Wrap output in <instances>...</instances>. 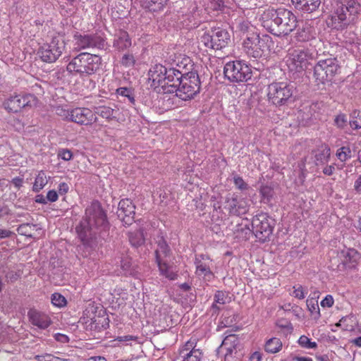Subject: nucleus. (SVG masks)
Listing matches in <instances>:
<instances>
[{"label": "nucleus", "instance_id": "f257e3e1", "mask_svg": "<svg viewBox=\"0 0 361 361\" xmlns=\"http://www.w3.org/2000/svg\"><path fill=\"white\" fill-rule=\"evenodd\" d=\"M109 224L106 212L101 204L95 200L85 209V218L75 228L76 232L83 245L91 250L97 247V233L106 231Z\"/></svg>", "mask_w": 361, "mask_h": 361}, {"label": "nucleus", "instance_id": "f03ea898", "mask_svg": "<svg viewBox=\"0 0 361 361\" xmlns=\"http://www.w3.org/2000/svg\"><path fill=\"white\" fill-rule=\"evenodd\" d=\"M264 27L276 36L288 35L297 27V18L286 8H269L262 14Z\"/></svg>", "mask_w": 361, "mask_h": 361}, {"label": "nucleus", "instance_id": "7ed1b4c3", "mask_svg": "<svg viewBox=\"0 0 361 361\" xmlns=\"http://www.w3.org/2000/svg\"><path fill=\"white\" fill-rule=\"evenodd\" d=\"M331 10L333 12L328 20V25L333 29L343 30L350 23L347 17V12L349 16H356L361 11V4L357 0H331Z\"/></svg>", "mask_w": 361, "mask_h": 361}, {"label": "nucleus", "instance_id": "20e7f679", "mask_svg": "<svg viewBox=\"0 0 361 361\" xmlns=\"http://www.w3.org/2000/svg\"><path fill=\"white\" fill-rule=\"evenodd\" d=\"M183 75L182 72L173 67H166L161 64H155L148 72V80L151 82L150 87L158 93H169L170 85L177 82Z\"/></svg>", "mask_w": 361, "mask_h": 361}, {"label": "nucleus", "instance_id": "39448f33", "mask_svg": "<svg viewBox=\"0 0 361 361\" xmlns=\"http://www.w3.org/2000/svg\"><path fill=\"white\" fill-rule=\"evenodd\" d=\"M296 87L290 82H273L267 88L268 102L276 107L288 106L295 101Z\"/></svg>", "mask_w": 361, "mask_h": 361}, {"label": "nucleus", "instance_id": "423d86ee", "mask_svg": "<svg viewBox=\"0 0 361 361\" xmlns=\"http://www.w3.org/2000/svg\"><path fill=\"white\" fill-rule=\"evenodd\" d=\"M182 74L183 75L181 78H178L177 82H173L170 85V90H167V92H175L178 97L187 101L200 92V80L196 72L189 71Z\"/></svg>", "mask_w": 361, "mask_h": 361}, {"label": "nucleus", "instance_id": "0eeeda50", "mask_svg": "<svg viewBox=\"0 0 361 361\" xmlns=\"http://www.w3.org/2000/svg\"><path fill=\"white\" fill-rule=\"evenodd\" d=\"M102 59L99 56L82 52L74 57L67 65V71L73 75H90L99 70Z\"/></svg>", "mask_w": 361, "mask_h": 361}, {"label": "nucleus", "instance_id": "6e6552de", "mask_svg": "<svg viewBox=\"0 0 361 361\" xmlns=\"http://www.w3.org/2000/svg\"><path fill=\"white\" fill-rule=\"evenodd\" d=\"M273 46L274 42L269 35H260L255 32L247 34L243 43V49L246 54L249 57L255 59L260 58Z\"/></svg>", "mask_w": 361, "mask_h": 361}, {"label": "nucleus", "instance_id": "1a4fd4ad", "mask_svg": "<svg viewBox=\"0 0 361 361\" xmlns=\"http://www.w3.org/2000/svg\"><path fill=\"white\" fill-rule=\"evenodd\" d=\"M66 49L65 38L58 34L52 37L50 43L44 44L37 51L39 58L46 63L55 62Z\"/></svg>", "mask_w": 361, "mask_h": 361}, {"label": "nucleus", "instance_id": "9d476101", "mask_svg": "<svg viewBox=\"0 0 361 361\" xmlns=\"http://www.w3.org/2000/svg\"><path fill=\"white\" fill-rule=\"evenodd\" d=\"M73 42L78 50L97 49H104L106 46V37L102 32L80 33L73 35Z\"/></svg>", "mask_w": 361, "mask_h": 361}, {"label": "nucleus", "instance_id": "9b49d317", "mask_svg": "<svg viewBox=\"0 0 361 361\" xmlns=\"http://www.w3.org/2000/svg\"><path fill=\"white\" fill-rule=\"evenodd\" d=\"M338 61L336 58L321 59L314 66V78L319 84L331 81L339 70Z\"/></svg>", "mask_w": 361, "mask_h": 361}, {"label": "nucleus", "instance_id": "f8f14e48", "mask_svg": "<svg viewBox=\"0 0 361 361\" xmlns=\"http://www.w3.org/2000/svg\"><path fill=\"white\" fill-rule=\"evenodd\" d=\"M231 41L229 32L221 27L212 28L200 37V43L205 48L220 50L226 47Z\"/></svg>", "mask_w": 361, "mask_h": 361}, {"label": "nucleus", "instance_id": "ddd939ff", "mask_svg": "<svg viewBox=\"0 0 361 361\" xmlns=\"http://www.w3.org/2000/svg\"><path fill=\"white\" fill-rule=\"evenodd\" d=\"M224 74L225 78L231 82H243L251 78L252 71L243 61H232L225 64Z\"/></svg>", "mask_w": 361, "mask_h": 361}, {"label": "nucleus", "instance_id": "4468645a", "mask_svg": "<svg viewBox=\"0 0 361 361\" xmlns=\"http://www.w3.org/2000/svg\"><path fill=\"white\" fill-rule=\"evenodd\" d=\"M275 221L267 213H260L253 216L252 220V233L259 241L264 243L273 233Z\"/></svg>", "mask_w": 361, "mask_h": 361}, {"label": "nucleus", "instance_id": "2eb2a0df", "mask_svg": "<svg viewBox=\"0 0 361 361\" xmlns=\"http://www.w3.org/2000/svg\"><path fill=\"white\" fill-rule=\"evenodd\" d=\"M37 102V97L34 94H16L8 98L4 102V106L8 112L18 113L23 109L35 106Z\"/></svg>", "mask_w": 361, "mask_h": 361}, {"label": "nucleus", "instance_id": "dca6fc26", "mask_svg": "<svg viewBox=\"0 0 361 361\" xmlns=\"http://www.w3.org/2000/svg\"><path fill=\"white\" fill-rule=\"evenodd\" d=\"M312 59V54L308 50L296 49L290 54L288 66L296 72H300L307 68L310 61Z\"/></svg>", "mask_w": 361, "mask_h": 361}, {"label": "nucleus", "instance_id": "f3484780", "mask_svg": "<svg viewBox=\"0 0 361 361\" xmlns=\"http://www.w3.org/2000/svg\"><path fill=\"white\" fill-rule=\"evenodd\" d=\"M195 265V274L198 276H202L205 281H211L214 278V274L211 269L212 261L208 255L204 254L196 255Z\"/></svg>", "mask_w": 361, "mask_h": 361}, {"label": "nucleus", "instance_id": "a211bd4d", "mask_svg": "<svg viewBox=\"0 0 361 361\" xmlns=\"http://www.w3.org/2000/svg\"><path fill=\"white\" fill-rule=\"evenodd\" d=\"M340 263L337 267L339 271L355 269L360 259V253L353 248L341 250L338 254Z\"/></svg>", "mask_w": 361, "mask_h": 361}, {"label": "nucleus", "instance_id": "6ab92c4d", "mask_svg": "<svg viewBox=\"0 0 361 361\" xmlns=\"http://www.w3.org/2000/svg\"><path fill=\"white\" fill-rule=\"evenodd\" d=\"M135 206L131 200L126 198L119 202L117 216L125 225L130 226L135 221Z\"/></svg>", "mask_w": 361, "mask_h": 361}, {"label": "nucleus", "instance_id": "aec40b11", "mask_svg": "<svg viewBox=\"0 0 361 361\" xmlns=\"http://www.w3.org/2000/svg\"><path fill=\"white\" fill-rule=\"evenodd\" d=\"M97 118L88 108H75L71 110L69 121L88 126L97 121Z\"/></svg>", "mask_w": 361, "mask_h": 361}, {"label": "nucleus", "instance_id": "412c9836", "mask_svg": "<svg viewBox=\"0 0 361 361\" xmlns=\"http://www.w3.org/2000/svg\"><path fill=\"white\" fill-rule=\"evenodd\" d=\"M225 209L228 211L230 215L240 216L248 211L247 202L243 198H238L233 195L226 200Z\"/></svg>", "mask_w": 361, "mask_h": 361}, {"label": "nucleus", "instance_id": "4be33fe9", "mask_svg": "<svg viewBox=\"0 0 361 361\" xmlns=\"http://www.w3.org/2000/svg\"><path fill=\"white\" fill-rule=\"evenodd\" d=\"M27 317L31 324L40 329H46L51 324V320L47 314L35 309L28 311Z\"/></svg>", "mask_w": 361, "mask_h": 361}, {"label": "nucleus", "instance_id": "5701e85b", "mask_svg": "<svg viewBox=\"0 0 361 361\" xmlns=\"http://www.w3.org/2000/svg\"><path fill=\"white\" fill-rule=\"evenodd\" d=\"M157 247L154 250L156 262L164 261V259L169 257L171 254V250L161 233L157 235L155 238Z\"/></svg>", "mask_w": 361, "mask_h": 361}, {"label": "nucleus", "instance_id": "b1692460", "mask_svg": "<svg viewBox=\"0 0 361 361\" xmlns=\"http://www.w3.org/2000/svg\"><path fill=\"white\" fill-rule=\"evenodd\" d=\"M316 32L313 26L308 23H305L302 26H298L295 37L298 42H305L315 38Z\"/></svg>", "mask_w": 361, "mask_h": 361}, {"label": "nucleus", "instance_id": "393cba45", "mask_svg": "<svg viewBox=\"0 0 361 361\" xmlns=\"http://www.w3.org/2000/svg\"><path fill=\"white\" fill-rule=\"evenodd\" d=\"M314 157L316 166L326 165L329 162L331 157L330 147L326 144L322 145L314 152Z\"/></svg>", "mask_w": 361, "mask_h": 361}, {"label": "nucleus", "instance_id": "a878e982", "mask_svg": "<svg viewBox=\"0 0 361 361\" xmlns=\"http://www.w3.org/2000/svg\"><path fill=\"white\" fill-rule=\"evenodd\" d=\"M295 8L307 13H312L316 11L321 0H291Z\"/></svg>", "mask_w": 361, "mask_h": 361}, {"label": "nucleus", "instance_id": "bb28decb", "mask_svg": "<svg viewBox=\"0 0 361 361\" xmlns=\"http://www.w3.org/2000/svg\"><path fill=\"white\" fill-rule=\"evenodd\" d=\"M132 44L131 39L128 33L121 30L114 40V47L118 51H124Z\"/></svg>", "mask_w": 361, "mask_h": 361}, {"label": "nucleus", "instance_id": "cd10ccee", "mask_svg": "<svg viewBox=\"0 0 361 361\" xmlns=\"http://www.w3.org/2000/svg\"><path fill=\"white\" fill-rule=\"evenodd\" d=\"M169 0H143L142 6L151 12H159L164 10Z\"/></svg>", "mask_w": 361, "mask_h": 361}, {"label": "nucleus", "instance_id": "c85d7f7f", "mask_svg": "<svg viewBox=\"0 0 361 361\" xmlns=\"http://www.w3.org/2000/svg\"><path fill=\"white\" fill-rule=\"evenodd\" d=\"M116 110L109 106H99L95 107L94 114L99 115L108 121H110L116 118Z\"/></svg>", "mask_w": 361, "mask_h": 361}, {"label": "nucleus", "instance_id": "c756f323", "mask_svg": "<svg viewBox=\"0 0 361 361\" xmlns=\"http://www.w3.org/2000/svg\"><path fill=\"white\" fill-rule=\"evenodd\" d=\"M283 344L281 341L278 338H271L269 339L264 345L266 352L269 353H276L282 348Z\"/></svg>", "mask_w": 361, "mask_h": 361}, {"label": "nucleus", "instance_id": "7c9ffc66", "mask_svg": "<svg viewBox=\"0 0 361 361\" xmlns=\"http://www.w3.org/2000/svg\"><path fill=\"white\" fill-rule=\"evenodd\" d=\"M259 193L262 202L264 204H269L274 196V189L269 185H262L259 189Z\"/></svg>", "mask_w": 361, "mask_h": 361}, {"label": "nucleus", "instance_id": "2f4dec72", "mask_svg": "<svg viewBox=\"0 0 361 361\" xmlns=\"http://www.w3.org/2000/svg\"><path fill=\"white\" fill-rule=\"evenodd\" d=\"M157 264L161 275L169 280H175L177 279V274L169 269V267L165 261L157 262Z\"/></svg>", "mask_w": 361, "mask_h": 361}, {"label": "nucleus", "instance_id": "473e14b6", "mask_svg": "<svg viewBox=\"0 0 361 361\" xmlns=\"http://www.w3.org/2000/svg\"><path fill=\"white\" fill-rule=\"evenodd\" d=\"M129 241L135 247L141 246L145 243L144 234L142 231H136L129 234Z\"/></svg>", "mask_w": 361, "mask_h": 361}, {"label": "nucleus", "instance_id": "72a5a7b5", "mask_svg": "<svg viewBox=\"0 0 361 361\" xmlns=\"http://www.w3.org/2000/svg\"><path fill=\"white\" fill-rule=\"evenodd\" d=\"M116 94L126 98L130 104L134 106L135 104V99L133 91L128 87H119L116 90Z\"/></svg>", "mask_w": 361, "mask_h": 361}, {"label": "nucleus", "instance_id": "f704fd0d", "mask_svg": "<svg viewBox=\"0 0 361 361\" xmlns=\"http://www.w3.org/2000/svg\"><path fill=\"white\" fill-rule=\"evenodd\" d=\"M37 226L36 224H22L18 227L17 232L21 235L32 238L33 235L32 234V231L37 228Z\"/></svg>", "mask_w": 361, "mask_h": 361}, {"label": "nucleus", "instance_id": "c9c22d12", "mask_svg": "<svg viewBox=\"0 0 361 361\" xmlns=\"http://www.w3.org/2000/svg\"><path fill=\"white\" fill-rule=\"evenodd\" d=\"M47 184V179L45 173L40 171L35 178L32 190L35 192H39Z\"/></svg>", "mask_w": 361, "mask_h": 361}, {"label": "nucleus", "instance_id": "e433bc0d", "mask_svg": "<svg viewBox=\"0 0 361 361\" xmlns=\"http://www.w3.org/2000/svg\"><path fill=\"white\" fill-rule=\"evenodd\" d=\"M121 268L124 275H133L134 269L132 267V260L128 257H123L121 260Z\"/></svg>", "mask_w": 361, "mask_h": 361}, {"label": "nucleus", "instance_id": "4c0bfd02", "mask_svg": "<svg viewBox=\"0 0 361 361\" xmlns=\"http://www.w3.org/2000/svg\"><path fill=\"white\" fill-rule=\"evenodd\" d=\"M351 149L348 146L341 147L336 152V157L342 162H344L349 159L351 157Z\"/></svg>", "mask_w": 361, "mask_h": 361}, {"label": "nucleus", "instance_id": "58836bf2", "mask_svg": "<svg viewBox=\"0 0 361 361\" xmlns=\"http://www.w3.org/2000/svg\"><path fill=\"white\" fill-rule=\"evenodd\" d=\"M352 120L349 121L350 126L354 129L361 128V111L354 110L350 114Z\"/></svg>", "mask_w": 361, "mask_h": 361}, {"label": "nucleus", "instance_id": "ea45409f", "mask_svg": "<svg viewBox=\"0 0 361 361\" xmlns=\"http://www.w3.org/2000/svg\"><path fill=\"white\" fill-rule=\"evenodd\" d=\"M202 355V352L199 349H192L183 355L182 361H200Z\"/></svg>", "mask_w": 361, "mask_h": 361}, {"label": "nucleus", "instance_id": "a19ab883", "mask_svg": "<svg viewBox=\"0 0 361 361\" xmlns=\"http://www.w3.org/2000/svg\"><path fill=\"white\" fill-rule=\"evenodd\" d=\"M298 343L302 348L306 349H315L317 347V343L316 342L312 341L310 338L305 335H302L299 338Z\"/></svg>", "mask_w": 361, "mask_h": 361}, {"label": "nucleus", "instance_id": "79ce46f5", "mask_svg": "<svg viewBox=\"0 0 361 361\" xmlns=\"http://www.w3.org/2000/svg\"><path fill=\"white\" fill-rule=\"evenodd\" d=\"M51 303L59 307H61L66 305V300L64 296L59 293H54L51 295Z\"/></svg>", "mask_w": 361, "mask_h": 361}, {"label": "nucleus", "instance_id": "37998d69", "mask_svg": "<svg viewBox=\"0 0 361 361\" xmlns=\"http://www.w3.org/2000/svg\"><path fill=\"white\" fill-rule=\"evenodd\" d=\"M120 62L125 67H133L135 63V59L133 54L126 53L123 54Z\"/></svg>", "mask_w": 361, "mask_h": 361}, {"label": "nucleus", "instance_id": "c03bdc74", "mask_svg": "<svg viewBox=\"0 0 361 361\" xmlns=\"http://www.w3.org/2000/svg\"><path fill=\"white\" fill-rule=\"evenodd\" d=\"M347 123L348 118L345 114L341 113L334 118V123L339 129H343L346 126Z\"/></svg>", "mask_w": 361, "mask_h": 361}, {"label": "nucleus", "instance_id": "a18cd8bd", "mask_svg": "<svg viewBox=\"0 0 361 361\" xmlns=\"http://www.w3.org/2000/svg\"><path fill=\"white\" fill-rule=\"evenodd\" d=\"M307 306L312 314H316L318 317L320 316L319 307L317 301L314 299H308L307 300Z\"/></svg>", "mask_w": 361, "mask_h": 361}, {"label": "nucleus", "instance_id": "49530a36", "mask_svg": "<svg viewBox=\"0 0 361 361\" xmlns=\"http://www.w3.org/2000/svg\"><path fill=\"white\" fill-rule=\"evenodd\" d=\"M233 183L235 186L240 190H247L249 189V185L246 183L242 177L238 175L233 176Z\"/></svg>", "mask_w": 361, "mask_h": 361}, {"label": "nucleus", "instance_id": "de8ad7c7", "mask_svg": "<svg viewBox=\"0 0 361 361\" xmlns=\"http://www.w3.org/2000/svg\"><path fill=\"white\" fill-rule=\"evenodd\" d=\"M57 156L64 161H70L73 158V153L68 149L61 148L58 150Z\"/></svg>", "mask_w": 361, "mask_h": 361}, {"label": "nucleus", "instance_id": "09e8293b", "mask_svg": "<svg viewBox=\"0 0 361 361\" xmlns=\"http://www.w3.org/2000/svg\"><path fill=\"white\" fill-rule=\"evenodd\" d=\"M56 114L62 117L63 119H66L67 121H69L70 116H71V111L65 109L64 108L61 106H56Z\"/></svg>", "mask_w": 361, "mask_h": 361}, {"label": "nucleus", "instance_id": "8fccbe9b", "mask_svg": "<svg viewBox=\"0 0 361 361\" xmlns=\"http://www.w3.org/2000/svg\"><path fill=\"white\" fill-rule=\"evenodd\" d=\"M238 27L240 31L243 33H246V35L252 33V32H253L252 30L254 29L253 26L250 25V23L245 21L239 23Z\"/></svg>", "mask_w": 361, "mask_h": 361}, {"label": "nucleus", "instance_id": "3c124183", "mask_svg": "<svg viewBox=\"0 0 361 361\" xmlns=\"http://www.w3.org/2000/svg\"><path fill=\"white\" fill-rule=\"evenodd\" d=\"M226 295L223 291L218 290L214 295V302L224 305L226 303Z\"/></svg>", "mask_w": 361, "mask_h": 361}, {"label": "nucleus", "instance_id": "603ef678", "mask_svg": "<svg viewBox=\"0 0 361 361\" xmlns=\"http://www.w3.org/2000/svg\"><path fill=\"white\" fill-rule=\"evenodd\" d=\"M334 300L331 295H327L322 301L321 306L323 307H331L334 305Z\"/></svg>", "mask_w": 361, "mask_h": 361}, {"label": "nucleus", "instance_id": "864d4df0", "mask_svg": "<svg viewBox=\"0 0 361 361\" xmlns=\"http://www.w3.org/2000/svg\"><path fill=\"white\" fill-rule=\"evenodd\" d=\"M295 290L293 292V295L298 299H303L305 298V293L303 288L300 286L298 288L294 287Z\"/></svg>", "mask_w": 361, "mask_h": 361}, {"label": "nucleus", "instance_id": "5fc2aeb1", "mask_svg": "<svg viewBox=\"0 0 361 361\" xmlns=\"http://www.w3.org/2000/svg\"><path fill=\"white\" fill-rule=\"evenodd\" d=\"M46 197L47 202L49 201L51 202H54L58 200L59 196L56 191H55L54 190H51L48 191Z\"/></svg>", "mask_w": 361, "mask_h": 361}, {"label": "nucleus", "instance_id": "6e6d98bb", "mask_svg": "<svg viewBox=\"0 0 361 361\" xmlns=\"http://www.w3.org/2000/svg\"><path fill=\"white\" fill-rule=\"evenodd\" d=\"M322 172L326 176H331L334 174L335 171V167L334 165H324L323 166Z\"/></svg>", "mask_w": 361, "mask_h": 361}, {"label": "nucleus", "instance_id": "4d7b16f0", "mask_svg": "<svg viewBox=\"0 0 361 361\" xmlns=\"http://www.w3.org/2000/svg\"><path fill=\"white\" fill-rule=\"evenodd\" d=\"M54 338L57 341H59L61 343H68L69 341L68 337L63 334L57 333L54 335Z\"/></svg>", "mask_w": 361, "mask_h": 361}, {"label": "nucleus", "instance_id": "13d9d810", "mask_svg": "<svg viewBox=\"0 0 361 361\" xmlns=\"http://www.w3.org/2000/svg\"><path fill=\"white\" fill-rule=\"evenodd\" d=\"M237 341V338L235 336L231 335L227 336L222 342V346L226 348L228 343H235Z\"/></svg>", "mask_w": 361, "mask_h": 361}, {"label": "nucleus", "instance_id": "bf43d9fd", "mask_svg": "<svg viewBox=\"0 0 361 361\" xmlns=\"http://www.w3.org/2000/svg\"><path fill=\"white\" fill-rule=\"evenodd\" d=\"M353 187L355 192L361 195V175L355 180Z\"/></svg>", "mask_w": 361, "mask_h": 361}, {"label": "nucleus", "instance_id": "052dcab7", "mask_svg": "<svg viewBox=\"0 0 361 361\" xmlns=\"http://www.w3.org/2000/svg\"><path fill=\"white\" fill-rule=\"evenodd\" d=\"M68 190H69V187L66 183L63 182L59 185V192L61 195L66 194V192H68Z\"/></svg>", "mask_w": 361, "mask_h": 361}, {"label": "nucleus", "instance_id": "680f3d73", "mask_svg": "<svg viewBox=\"0 0 361 361\" xmlns=\"http://www.w3.org/2000/svg\"><path fill=\"white\" fill-rule=\"evenodd\" d=\"M192 349H195L194 343L192 341H188L180 350V354H183L185 351H190Z\"/></svg>", "mask_w": 361, "mask_h": 361}, {"label": "nucleus", "instance_id": "e2e57ef3", "mask_svg": "<svg viewBox=\"0 0 361 361\" xmlns=\"http://www.w3.org/2000/svg\"><path fill=\"white\" fill-rule=\"evenodd\" d=\"M11 182L16 188L19 189L23 185V179L20 177H16L12 179Z\"/></svg>", "mask_w": 361, "mask_h": 361}, {"label": "nucleus", "instance_id": "0e129e2a", "mask_svg": "<svg viewBox=\"0 0 361 361\" xmlns=\"http://www.w3.org/2000/svg\"><path fill=\"white\" fill-rule=\"evenodd\" d=\"M35 202L42 204H46L47 203V197H45L43 195H37L35 197Z\"/></svg>", "mask_w": 361, "mask_h": 361}, {"label": "nucleus", "instance_id": "69168bd1", "mask_svg": "<svg viewBox=\"0 0 361 361\" xmlns=\"http://www.w3.org/2000/svg\"><path fill=\"white\" fill-rule=\"evenodd\" d=\"M250 360V361H261V360H262L261 353L259 352L253 353L251 355Z\"/></svg>", "mask_w": 361, "mask_h": 361}, {"label": "nucleus", "instance_id": "338daca9", "mask_svg": "<svg viewBox=\"0 0 361 361\" xmlns=\"http://www.w3.org/2000/svg\"><path fill=\"white\" fill-rule=\"evenodd\" d=\"M317 361H333L328 355H322L316 357Z\"/></svg>", "mask_w": 361, "mask_h": 361}, {"label": "nucleus", "instance_id": "774afa93", "mask_svg": "<svg viewBox=\"0 0 361 361\" xmlns=\"http://www.w3.org/2000/svg\"><path fill=\"white\" fill-rule=\"evenodd\" d=\"M293 361H313L311 357H300V356H295L293 358Z\"/></svg>", "mask_w": 361, "mask_h": 361}]
</instances>
